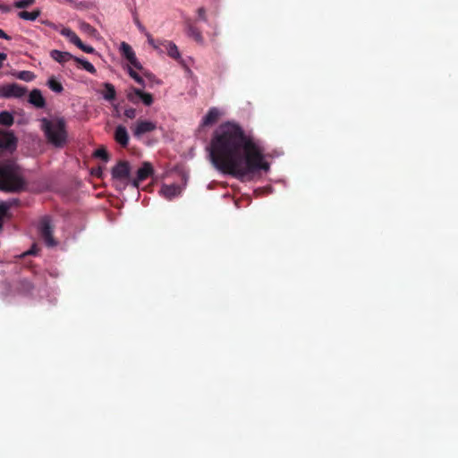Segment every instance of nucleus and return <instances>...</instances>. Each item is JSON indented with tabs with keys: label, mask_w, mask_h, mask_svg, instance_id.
<instances>
[{
	"label": "nucleus",
	"mask_w": 458,
	"mask_h": 458,
	"mask_svg": "<svg viewBox=\"0 0 458 458\" xmlns=\"http://www.w3.org/2000/svg\"><path fill=\"white\" fill-rule=\"evenodd\" d=\"M40 13L39 10H34L32 12L21 11L18 13V16L25 21H35L39 17Z\"/></svg>",
	"instance_id": "20"
},
{
	"label": "nucleus",
	"mask_w": 458,
	"mask_h": 458,
	"mask_svg": "<svg viewBox=\"0 0 458 458\" xmlns=\"http://www.w3.org/2000/svg\"><path fill=\"white\" fill-rule=\"evenodd\" d=\"M104 87H105L106 91L103 94V98L107 101L114 100L116 96L114 87L111 83H108V82L104 83Z\"/></svg>",
	"instance_id": "22"
},
{
	"label": "nucleus",
	"mask_w": 458,
	"mask_h": 458,
	"mask_svg": "<svg viewBox=\"0 0 458 458\" xmlns=\"http://www.w3.org/2000/svg\"><path fill=\"white\" fill-rule=\"evenodd\" d=\"M0 11L2 13H9L11 11V7L4 4H0Z\"/></svg>",
	"instance_id": "36"
},
{
	"label": "nucleus",
	"mask_w": 458,
	"mask_h": 458,
	"mask_svg": "<svg viewBox=\"0 0 458 458\" xmlns=\"http://www.w3.org/2000/svg\"><path fill=\"white\" fill-rule=\"evenodd\" d=\"M216 34H217V31H216V29L215 28V30H214L213 36H216Z\"/></svg>",
	"instance_id": "40"
},
{
	"label": "nucleus",
	"mask_w": 458,
	"mask_h": 458,
	"mask_svg": "<svg viewBox=\"0 0 458 458\" xmlns=\"http://www.w3.org/2000/svg\"><path fill=\"white\" fill-rule=\"evenodd\" d=\"M28 101L30 105L37 108H43L46 106V100L41 91L38 89L30 91Z\"/></svg>",
	"instance_id": "14"
},
{
	"label": "nucleus",
	"mask_w": 458,
	"mask_h": 458,
	"mask_svg": "<svg viewBox=\"0 0 458 458\" xmlns=\"http://www.w3.org/2000/svg\"><path fill=\"white\" fill-rule=\"evenodd\" d=\"M60 34L69 39V41L74 45L80 42V38L73 32L70 28L64 27L60 30Z\"/></svg>",
	"instance_id": "19"
},
{
	"label": "nucleus",
	"mask_w": 458,
	"mask_h": 458,
	"mask_svg": "<svg viewBox=\"0 0 458 458\" xmlns=\"http://www.w3.org/2000/svg\"><path fill=\"white\" fill-rule=\"evenodd\" d=\"M74 61L76 63L80 64L81 65V67L88 72H89L91 74H95L97 72V70L94 67V65L91 63H89L88 60L75 56Z\"/></svg>",
	"instance_id": "21"
},
{
	"label": "nucleus",
	"mask_w": 458,
	"mask_h": 458,
	"mask_svg": "<svg viewBox=\"0 0 458 458\" xmlns=\"http://www.w3.org/2000/svg\"><path fill=\"white\" fill-rule=\"evenodd\" d=\"M34 3L35 0H18L13 4V5L16 8L21 9L32 5Z\"/></svg>",
	"instance_id": "26"
},
{
	"label": "nucleus",
	"mask_w": 458,
	"mask_h": 458,
	"mask_svg": "<svg viewBox=\"0 0 458 458\" xmlns=\"http://www.w3.org/2000/svg\"><path fill=\"white\" fill-rule=\"evenodd\" d=\"M10 202H0V232L4 223L10 218Z\"/></svg>",
	"instance_id": "17"
},
{
	"label": "nucleus",
	"mask_w": 458,
	"mask_h": 458,
	"mask_svg": "<svg viewBox=\"0 0 458 458\" xmlns=\"http://www.w3.org/2000/svg\"><path fill=\"white\" fill-rule=\"evenodd\" d=\"M17 146V139L13 133L0 132V153L13 152Z\"/></svg>",
	"instance_id": "10"
},
{
	"label": "nucleus",
	"mask_w": 458,
	"mask_h": 458,
	"mask_svg": "<svg viewBox=\"0 0 458 458\" xmlns=\"http://www.w3.org/2000/svg\"><path fill=\"white\" fill-rule=\"evenodd\" d=\"M94 157H98V158H101L103 159L105 162H107L108 161V155H107V152L105 148H98L95 152H94Z\"/></svg>",
	"instance_id": "28"
},
{
	"label": "nucleus",
	"mask_w": 458,
	"mask_h": 458,
	"mask_svg": "<svg viewBox=\"0 0 458 458\" xmlns=\"http://www.w3.org/2000/svg\"><path fill=\"white\" fill-rule=\"evenodd\" d=\"M112 178L116 185L125 184L131 186V166L126 161H120L111 171Z\"/></svg>",
	"instance_id": "4"
},
{
	"label": "nucleus",
	"mask_w": 458,
	"mask_h": 458,
	"mask_svg": "<svg viewBox=\"0 0 458 458\" xmlns=\"http://www.w3.org/2000/svg\"><path fill=\"white\" fill-rule=\"evenodd\" d=\"M187 35L192 38L198 44H204V39L200 31L192 24H189L187 26Z\"/></svg>",
	"instance_id": "18"
},
{
	"label": "nucleus",
	"mask_w": 458,
	"mask_h": 458,
	"mask_svg": "<svg viewBox=\"0 0 458 458\" xmlns=\"http://www.w3.org/2000/svg\"><path fill=\"white\" fill-rule=\"evenodd\" d=\"M32 253H34V251H33V250H30V251L28 252V254H32Z\"/></svg>",
	"instance_id": "41"
},
{
	"label": "nucleus",
	"mask_w": 458,
	"mask_h": 458,
	"mask_svg": "<svg viewBox=\"0 0 458 458\" xmlns=\"http://www.w3.org/2000/svg\"><path fill=\"white\" fill-rule=\"evenodd\" d=\"M26 92L27 89L25 87L20 86L16 83L0 85V98H20L23 97L26 94Z\"/></svg>",
	"instance_id": "6"
},
{
	"label": "nucleus",
	"mask_w": 458,
	"mask_h": 458,
	"mask_svg": "<svg viewBox=\"0 0 458 458\" xmlns=\"http://www.w3.org/2000/svg\"><path fill=\"white\" fill-rule=\"evenodd\" d=\"M80 28L84 32H87L89 34H92L93 32H95V29L92 26H90L89 23H87V22H81V25H80Z\"/></svg>",
	"instance_id": "31"
},
{
	"label": "nucleus",
	"mask_w": 458,
	"mask_h": 458,
	"mask_svg": "<svg viewBox=\"0 0 458 458\" xmlns=\"http://www.w3.org/2000/svg\"><path fill=\"white\" fill-rule=\"evenodd\" d=\"M0 123L3 125L10 126L13 123V116L7 111L0 113Z\"/></svg>",
	"instance_id": "24"
},
{
	"label": "nucleus",
	"mask_w": 458,
	"mask_h": 458,
	"mask_svg": "<svg viewBox=\"0 0 458 458\" xmlns=\"http://www.w3.org/2000/svg\"><path fill=\"white\" fill-rule=\"evenodd\" d=\"M176 191H177V189H176V187L174 185V193H173L174 198L177 197Z\"/></svg>",
	"instance_id": "39"
},
{
	"label": "nucleus",
	"mask_w": 458,
	"mask_h": 458,
	"mask_svg": "<svg viewBox=\"0 0 458 458\" xmlns=\"http://www.w3.org/2000/svg\"><path fill=\"white\" fill-rule=\"evenodd\" d=\"M223 111L217 107H211L208 113L202 117L201 124L209 126L214 124L220 116L223 115Z\"/></svg>",
	"instance_id": "13"
},
{
	"label": "nucleus",
	"mask_w": 458,
	"mask_h": 458,
	"mask_svg": "<svg viewBox=\"0 0 458 458\" xmlns=\"http://www.w3.org/2000/svg\"><path fill=\"white\" fill-rule=\"evenodd\" d=\"M75 46H77L80 49L88 54H92L95 52V49L91 46L83 44L81 39L80 42H78Z\"/></svg>",
	"instance_id": "29"
},
{
	"label": "nucleus",
	"mask_w": 458,
	"mask_h": 458,
	"mask_svg": "<svg viewBox=\"0 0 458 458\" xmlns=\"http://www.w3.org/2000/svg\"><path fill=\"white\" fill-rule=\"evenodd\" d=\"M197 14V21L208 22L206 10L203 7L198 9Z\"/></svg>",
	"instance_id": "30"
},
{
	"label": "nucleus",
	"mask_w": 458,
	"mask_h": 458,
	"mask_svg": "<svg viewBox=\"0 0 458 458\" xmlns=\"http://www.w3.org/2000/svg\"><path fill=\"white\" fill-rule=\"evenodd\" d=\"M153 173V167L150 163L145 162L137 170L136 177L131 180V187L137 188L139 183L144 180H146L148 176H150Z\"/></svg>",
	"instance_id": "11"
},
{
	"label": "nucleus",
	"mask_w": 458,
	"mask_h": 458,
	"mask_svg": "<svg viewBox=\"0 0 458 458\" xmlns=\"http://www.w3.org/2000/svg\"><path fill=\"white\" fill-rule=\"evenodd\" d=\"M128 72L130 74V76L139 84H140L141 86L144 87V81L143 79L135 72L132 70L131 67H129L128 68Z\"/></svg>",
	"instance_id": "27"
},
{
	"label": "nucleus",
	"mask_w": 458,
	"mask_h": 458,
	"mask_svg": "<svg viewBox=\"0 0 458 458\" xmlns=\"http://www.w3.org/2000/svg\"><path fill=\"white\" fill-rule=\"evenodd\" d=\"M145 36H146V38H147V39H148V44H149L150 46H152L153 47L157 48V46L156 45L155 40H154V38L151 37V35H150L148 32H146V35H145Z\"/></svg>",
	"instance_id": "34"
},
{
	"label": "nucleus",
	"mask_w": 458,
	"mask_h": 458,
	"mask_svg": "<svg viewBox=\"0 0 458 458\" xmlns=\"http://www.w3.org/2000/svg\"><path fill=\"white\" fill-rule=\"evenodd\" d=\"M174 60H175L182 70L184 71L185 75L187 77L188 82L191 83V86L194 85L195 80L192 77V72L191 71V67L193 65V60L190 56L182 57L178 51L177 47L174 44Z\"/></svg>",
	"instance_id": "5"
},
{
	"label": "nucleus",
	"mask_w": 458,
	"mask_h": 458,
	"mask_svg": "<svg viewBox=\"0 0 458 458\" xmlns=\"http://www.w3.org/2000/svg\"><path fill=\"white\" fill-rule=\"evenodd\" d=\"M0 38L4 39H10V37L3 30H0Z\"/></svg>",
	"instance_id": "38"
},
{
	"label": "nucleus",
	"mask_w": 458,
	"mask_h": 458,
	"mask_svg": "<svg viewBox=\"0 0 458 458\" xmlns=\"http://www.w3.org/2000/svg\"><path fill=\"white\" fill-rule=\"evenodd\" d=\"M40 128L48 143L55 148H64L67 142L66 123L63 117L41 118Z\"/></svg>",
	"instance_id": "2"
},
{
	"label": "nucleus",
	"mask_w": 458,
	"mask_h": 458,
	"mask_svg": "<svg viewBox=\"0 0 458 458\" xmlns=\"http://www.w3.org/2000/svg\"><path fill=\"white\" fill-rule=\"evenodd\" d=\"M18 78L25 81H31L34 80L35 75L31 72L22 71L18 74Z\"/></svg>",
	"instance_id": "25"
},
{
	"label": "nucleus",
	"mask_w": 458,
	"mask_h": 458,
	"mask_svg": "<svg viewBox=\"0 0 458 458\" xmlns=\"http://www.w3.org/2000/svg\"><path fill=\"white\" fill-rule=\"evenodd\" d=\"M173 173H174V178L175 176H179V177H181L182 179H184V180L186 181L185 174L182 173V170H179V169H177V168H174V167Z\"/></svg>",
	"instance_id": "33"
},
{
	"label": "nucleus",
	"mask_w": 458,
	"mask_h": 458,
	"mask_svg": "<svg viewBox=\"0 0 458 458\" xmlns=\"http://www.w3.org/2000/svg\"><path fill=\"white\" fill-rule=\"evenodd\" d=\"M127 98L132 103H138L139 100H141L146 106H150L153 103V98L149 93L135 88L127 92Z\"/></svg>",
	"instance_id": "9"
},
{
	"label": "nucleus",
	"mask_w": 458,
	"mask_h": 458,
	"mask_svg": "<svg viewBox=\"0 0 458 458\" xmlns=\"http://www.w3.org/2000/svg\"><path fill=\"white\" fill-rule=\"evenodd\" d=\"M25 186L20 167L13 161L0 164V191L15 192Z\"/></svg>",
	"instance_id": "3"
},
{
	"label": "nucleus",
	"mask_w": 458,
	"mask_h": 458,
	"mask_svg": "<svg viewBox=\"0 0 458 458\" xmlns=\"http://www.w3.org/2000/svg\"><path fill=\"white\" fill-rule=\"evenodd\" d=\"M157 124L148 120H139L132 127V134L136 139H140L143 135L156 130Z\"/></svg>",
	"instance_id": "8"
},
{
	"label": "nucleus",
	"mask_w": 458,
	"mask_h": 458,
	"mask_svg": "<svg viewBox=\"0 0 458 458\" xmlns=\"http://www.w3.org/2000/svg\"><path fill=\"white\" fill-rule=\"evenodd\" d=\"M50 56L52 59H54L59 64H65L72 59L74 60L75 57L69 52L59 51L56 49H54L50 52Z\"/></svg>",
	"instance_id": "16"
},
{
	"label": "nucleus",
	"mask_w": 458,
	"mask_h": 458,
	"mask_svg": "<svg viewBox=\"0 0 458 458\" xmlns=\"http://www.w3.org/2000/svg\"><path fill=\"white\" fill-rule=\"evenodd\" d=\"M115 140L122 145L123 147H126L129 142V135L126 128L123 125H118L115 129L114 132Z\"/></svg>",
	"instance_id": "15"
},
{
	"label": "nucleus",
	"mask_w": 458,
	"mask_h": 458,
	"mask_svg": "<svg viewBox=\"0 0 458 458\" xmlns=\"http://www.w3.org/2000/svg\"><path fill=\"white\" fill-rule=\"evenodd\" d=\"M136 24L140 31L146 35V32H148L146 28L140 21H137Z\"/></svg>",
	"instance_id": "35"
},
{
	"label": "nucleus",
	"mask_w": 458,
	"mask_h": 458,
	"mask_svg": "<svg viewBox=\"0 0 458 458\" xmlns=\"http://www.w3.org/2000/svg\"><path fill=\"white\" fill-rule=\"evenodd\" d=\"M208 151L217 170L240 179L267 173L270 169L264 148L258 140L245 135L242 127L234 123L226 122L216 128Z\"/></svg>",
	"instance_id": "1"
},
{
	"label": "nucleus",
	"mask_w": 458,
	"mask_h": 458,
	"mask_svg": "<svg viewBox=\"0 0 458 458\" xmlns=\"http://www.w3.org/2000/svg\"><path fill=\"white\" fill-rule=\"evenodd\" d=\"M124 115L127 118H130V119L135 118L136 115H137L136 109H134V108H127V109H125L124 110Z\"/></svg>",
	"instance_id": "32"
},
{
	"label": "nucleus",
	"mask_w": 458,
	"mask_h": 458,
	"mask_svg": "<svg viewBox=\"0 0 458 458\" xmlns=\"http://www.w3.org/2000/svg\"><path fill=\"white\" fill-rule=\"evenodd\" d=\"M120 51L122 55L130 62V64L136 69L141 70L142 66L138 61L136 55L131 47L126 42H122L120 45Z\"/></svg>",
	"instance_id": "12"
},
{
	"label": "nucleus",
	"mask_w": 458,
	"mask_h": 458,
	"mask_svg": "<svg viewBox=\"0 0 458 458\" xmlns=\"http://www.w3.org/2000/svg\"><path fill=\"white\" fill-rule=\"evenodd\" d=\"M47 85L55 93H61L64 90L63 85L55 77H50Z\"/></svg>",
	"instance_id": "23"
},
{
	"label": "nucleus",
	"mask_w": 458,
	"mask_h": 458,
	"mask_svg": "<svg viewBox=\"0 0 458 458\" xmlns=\"http://www.w3.org/2000/svg\"><path fill=\"white\" fill-rule=\"evenodd\" d=\"M38 230L47 246L55 247L57 244L56 241H55L52 235L53 230L49 217L46 216L40 220Z\"/></svg>",
	"instance_id": "7"
},
{
	"label": "nucleus",
	"mask_w": 458,
	"mask_h": 458,
	"mask_svg": "<svg viewBox=\"0 0 458 458\" xmlns=\"http://www.w3.org/2000/svg\"><path fill=\"white\" fill-rule=\"evenodd\" d=\"M7 55L4 53H0V68L3 65V62L6 59Z\"/></svg>",
	"instance_id": "37"
}]
</instances>
